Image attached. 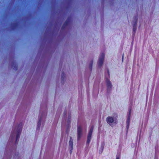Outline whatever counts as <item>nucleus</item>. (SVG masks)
<instances>
[{
  "label": "nucleus",
  "instance_id": "obj_10",
  "mask_svg": "<svg viewBox=\"0 0 159 159\" xmlns=\"http://www.w3.org/2000/svg\"><path fill=\"white\" fill-rule=\"evenodd\" d=\"M137 20H138L137 18L134 21V25H133V27H134L133 29H134V30H135L136 28V25H137Z\"/></svg>",
  "mask_w": 159,
  "mask_h": 159
},
{
  "label": "nucleus",
  "instance_id": "obj_13",
  "mask_svg": "<svg viewBox=\"0 0 159 159\" xmlns=\"http://www.w3.org/2000/svg\"><path fill=\"white\" fill-rule=\"evenodd\" d=\"M116 159H119V158H116Z\"/></svg>",
  "mask_w": 159,
  "mask_h": 159
},
{
  "label": "nucleus",
  "instance_id": "obj_4",
  "mask_svg": "<svg viewBox=\"0 0 159 159\" xmlns=\"http://www.w3.org/2000/svg\"><path fill=\"white\" fill-rule=\"evenodd\" d=\"M106 83L107 85V90L108 91L109 90L110 91L111 87V83L110 82V81L108 79H107L106 80Z\"/></svg>",
  "mask_w": 159,
  "mask_h": 159
},
{
  "label": "nucleus",
  "instance_id": "obj_11",
  "mask_svg": "<svg viewBox=\"0 0 159 159\" xmlns=\"http://www.w3.org/2000/svg\"><path fill=\"white\" fill-rule=\"evenodd\" d=\"M41 124V119H40L38 122V125H37V129H39Z\"/></svg>",
  "mask_w": 159,
  "mask_h": 159
},
{
  "label": "nucleus",
  "instance_id": "obj_12",
  "mask_svg": "<svg viewBox=\"0 0 159 159\" xmlns=\"http://www.w3.org/2000/svg\"><path fill=\"white\" fill-rule=\"evenodd\" d=\"M123 57H122V61H123Z\"/></svg>",
  "mask_w": 159,
  "mask_h": 159
},
{
  "label": "nucleus",
  "instance_id": "obj_7",
  "mask_svg": "<svg viewBox=\"0 0 159 159\" xmlns=\"http://www.w3.org/2000/svg\"><path fill=\"white\" fill-rule=\"evenodd\" d=\"M11 67L12 69L15 70H16L17 69V64L16 62H13L12 64Z\"/></svg>",
  "mask_w": 159,
  "mask_h": 159
},
{
  "label": "nucleus",
  "instance_id": "obj_6",
  "mask_svg": "<svg viewBox=\"0 0 159 159\" xmlns=\"http://www.w3.org/2000/svg\"><path fill=\"white\" fill-rule=\"evenodd\" d=\"M107 121L108 123H112L114 121L113 118L109 116L107 118Z\"/></svg>",
  "mask_w": 159,
  "mask_h": 159
},
{
  "label": "nucleus",
  "instance_id": "obj_3",
  "mask_svg": "<svg viewBox=\"0 0 159 159\" xmlns=\"http://www.w3.org/2000/svg\"><path fill=\"white\" fill-rule=\"evenodd\" d=\"M93 131V129H91L89 131V132L87 136V142L88 143H89L91 138V137L92 135V134Z\"/></svg>",
  "mask_w": 159,
  "mask_h": 159
},
{
  "label": "nucleus",
  "instance_id": "obj_1",
  "mask_svg": "<svg viewBox=\"0 0 159 159\" xmlns=\"http://www.w3.org/2000/svg\"><path fill=\"white\" fill-rule=\"evenodd\" d=\"M20 133V131H15L11 133L10 136V139L11 140H13L14 138H16V141L19 138Z\"/></svg>",
  "mask_w": 159,
  "mask_h": 159
},
{
  "label": "nucleus",
  "instance_id": "obj_9",
  "mask_svg": "<svg viewBox=\"0 0 159 159\" xmlns=\"http://www.w3.org/2000/svg\"><path fill=\"white\" fill-rule=\"evenodd\" d=\"M69 145L70 147V150H72L73 140L71 138H70V139Z\"/></svg>",
  "mask_w": 159,
  "mask_h": 159
},
{
  "label": "nucleus",
  "instance_id": "obj_2",
  "mask_svg": "<svg viewBox=\"0 0 159 159\" xmlns=\"http://www.w3.org/2000/svg\"><path fill=\"white\" fill-rule=\"evenodd\" d=\"M104 54L103 53H102L99 58L98 62V64L99 67H100L102 65L103 62L104 60Z\"/></svg>",
  "mask_w": 159,
  "mask_h": 159
},
{
  "label": "nucleus",
  "instance_id": "obj_5",
  "mask_svg": "<svg viewBox=\"0 0 159 159\" xmlns=\"http://www.w3.org/2000/svg\"><path fill=\"white\" fill-rule=\"evenodd\" d=\"M82 129L81 128L79 127L78 128L77 130V138L78 140H79L81 135Z\"/></svg>",
  "mask_w": 159,
  "mask_h": 159
},
{
  "label": "nucleus",
  "instance_id": "obj_8",
  "mask_svg": "<svg viewBox=\"0 0 159 159\" xmlns=\"http://www.w3.org/2000/svg\"><path fill=\"white\" fill-rule=\"evenodd\" d=\"M66 74L64 72L62 73L61 75V81L63 82L66 78Z\"/></svg>",
  "mask_w": 159,
  "mask_h": 159
}]
</instances>
